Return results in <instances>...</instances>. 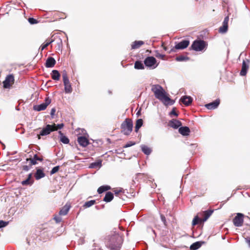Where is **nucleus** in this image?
<instances>
[{
    "mask_svg": "<svg viewBox=\"0 0 250 250\" xmlns=\"http://www.w3.org/2000/svg\"><path fill=\"white\" fill-rule=\"evenodd\" d=\"M189 44L188 40H183L180 42H175V45L168 51V53L176 52L177 50H183L188 47Z\"/></svg>",
    "mask_w": 250,
    "mask_h": 250,
    "instance_id": "obj_5",
    "label": "nucleus"
},
{
    "mask_svg": "<svg viewBox=\"0 0 250 250\" xmlns=\"http://www.w3.org/2000/svg\"><path fill=\"white\" fill-rule=\"evenodd\" d=\"M34 182V180L32 179V173H30L28 175L27 179L21 181V184L23 186H31Z\"/></svg>",
    "mask_w": 250,
    "mask_h": 250,
    "instance_id": "obj_18",
    "label": "nucleus"
},
{
    "mask_svg": "<svg viewBox=\"0 0 250 250\" xmlns=\"http://www.w3.org/2000/svg\"><path fill=\"white\" fill-rule=\"evenodd\" d=\"M176 107H173L172 109V110L169 112V115H173L175 116H178V113L176 111Z\"/></svg>",
    "mask_w": 250,
    "mask_h": 250,
    "instance_id": "obj_46",
    "label": "nucleus"
},
{
    "mask_svg": "<svg viewBox=\"0 0 250 250\" xmlns=\"http://www.w3.org/2000/svg\"><path fill=\"white\" fill-rule=\"evenodd\" d=\"M28 21L31 24H36L38 22L37 20L34 19V18H29Z\"/></svg>",
    "mask_w": 250,
    "mask_h": 250,
    "instance_id": "obj_43",
    "label": "nucleus"
},
{
    "mask_svg": "<svg viewBox=\"0 0 250 250\" xmlns=\"http://www.w3.org/2000/svg\"><path fill=\"white\" fill-rule=\"evenodd\" d=\"M32 166H30V163H29V166H23L22 167V170L25 171H28L31 167Z\"/></svg>",
    "mask_w": 250,
    "mask_h": 250,
    "instance_id": "obj_47",
    "label": "nucleus"
},
{
    "mask_svg": "<svg viewBox=\"0 0 250 250\" xmlns=\"http://www.w3.org/2000/svg\"><path fill=\"white\" fill-rule=\"evenodd\" d=\"M59 168H60V166H57L54 167L51 170V171H50V174L51 175H53V174L56 173V172H57L59 171Z\"/></svg>",
    "mask_w": 250,
    "mask_h": 250,
    "instance_id": "obj_41",
    "label": "nucleus"
},
{
    "mask_svg": "<svg viewBox=\"0 0 250 250\" xmlns=\"http://www.w3.org/2000/svg\"><path fill=\"white\" fill-rule=\"evenodd\" d=\"M9 223L8 221L0 220V229L6 227Z\"/></svg>",
    "mask_w": 250,
    "mask_h": 250,
    "instance_id": "obj_45",
    "label": "nucleus"
},
{
    "mask_svg": "<svg viewBox=\"0 0 250 250\" xmlns=\"http://www.w3.org/2000/svg\"><path fill=\"white\" fill-rule=\"evenodd\" d=\"M51 100L49 97H46L44 100V103L40 104L35 105L33 106L34 110L40 111L45 110L47 106L51 103Z\"/></svg>",
    "mask_w": 250,
    "mask_h": 250,
    "instance_id": "obj_9",
    "label": "nucleus"
},
{
    "mask_svg": "<svg viewBox=\"0 0 250 250\" xmlns=\"http://www.w3.org/2000/svg\"><path fill=\"white\" fill-rule=\"evenodd\" d=\"M193 99L189 96H183L180 99V102L186 106H189L192 102Z\"/></svg>",
    "mask_w": 250,
    "mask_h": 250,
    "instance_id": "obj_15",
    "label": "nucleus"
},
{
    "mask_svg": "<svg viewBox=\"0 0 250 250\" xmlns=\"http://www.w3.org/2000/svg\"><path fill=\"white\" fill-rule=\"evenodd\" d=\"M102 160L101 159H99L94 162L91 163L89 165V168H100L102 166Z\"/></svg>",
    "mask_w": 250,
    "mask_h": 250,
    "instance_id": "obj_24",
    "label": "nucleus"
},
{
    "mask_svg": "<svg viewBox=\"0 0 250 250\" xmlns=\"http://www.w3.org/2000/svg\"><path fill=\"white\" fill-rule=\"evenodd\" d=\"M57 130L55 128V125H47L45 127L43 128L40 131L39 135L37 136L39 140L41 139V136H43L49 134L51 132Z\"/></svg>",
    "mask_w": 250,
    "mask_h": 250,
    "instance_id": "obj_7",
    "label": "nucleus"
},
{
    "mask_svg": "<svg viewBox=\"0 0 250 250\" xmlns=\"http://www.w3.org/2000/svg\"><path fill=\"white\" fill-rule=\"evenodd\" d=\"M136 115H137V116H140V115H141V110H139V111L137 112Z\"/></svg>",
    "mask_w": 250,
    "mask_h": 250,
    "instance_id": "obj_53",
    "label": "nucleus"
},
{
    "mask_svg": "<svg viewBox=\"0 0 250 250\" xmlns=\"http://www.w3.org/2000/svg\"><path fill=\"white\" fill-rule=\"evenodd\" d=\"M78 142L79 145L83 147H86L89 144V141L85 136H80L78 137Z\"/></svg>",
    "mask_w": 250,
    "mask_h": 250,
    "instance_id": "obj_17",
    "label": "nucleus"
},
{
    "mask_svg": "<svg viewBox=\"0 0 250 250\" xmlns=\"http://www.w3.org/2000/svg\"><path fill=\"white\" fill-rule=\"evenodd\" d=\"M134 68L136 69H144V64L141 61H136L134 63Z\"/></svg>",
    "mask_w": 250,
    "mask_h": 250,
    "instance_id": "obj_35",
    "label": "nucleus"
},
{
    "mask_svg": "<svg viewBox=\"0 0 250 250\" xmlns=\"http://www.w3.org/2000/svg\"><path fill=\"white\" fill-rule=\"evenodd\" d=\"M244 215L242 213H237L236 215L233 219V223L235 227H240L243 225Z\"/></svg>",
    "mask_w": 250,
    "mask_h": 250,
    "instance_id": "obj_10",
    "label": "nucleus"
},
{
    "mask_svg": "<svg viewBox=\"0 0 250 250\" xmlns=\"http://www.w3.org/2000/svg\"><path fill=\"white\" fill-rule=\"evenodd\" d=\"M70 208V205L66 204L60 210L59 214L61 215H65L67 214Z\"/></svg>",
    "mask_w": 250,
    "mask_h": 250,
    "instance_id": "obj_29",
    "label": "nucleus"
},
{
    "mask_svg": "<svg viewBox=\"0 0 250 250\" xmlns=\"http://www.w3.org/2000/svg\"><path fill=\"white\" fill-rule=\"evenodd\" d=\"M229 21V16H226L223 22L222 25L219 28V32L221 34L227 33L228 30V22Z\"/></svg>",
    "mask_w": 250,
    "mask_h": 250,
    "instance_id": "obj_13",
    "label": "nucleus"
},
{
    "mask_svg": "<svg viewBox=\"0 0 250 250\" xmlns=\"http://www.w3.org/2000/svg\"><path fill=\"white\" fill-rule=\"evenodd\" d=\"M250 63V60L248 59L244 60L242 62V68L240 72V75L242 76H245L246 75L248 69L249 68V65Z\"/></svg>",
    "mask_w": 250,
    "mask_h": 250,
    "instance_id": "obj_11",
    "label": "nucleus"
},
{
    "mask_svg": "<svg viewBox=\"0 0 250 250\" xmlns=\"http://www.w3.org/2000/svg\"><path fill=\"white\" fill-rule=\"evenodd\" d=\"M53 125H55V128H57L58 129H62L64 126V124L63 123L59 124H53Z\"/></svg>",
    "mask_w": 250,
    "mask_h": 250,
    "instance_id": "obj_48",
    "label": "nucleus"
},
{
    "mask_svg": "<svg viewBox=\"0 0 250 250\" xmlns=\"http://www.w3.org/2000/svg\"><path fill=\"white\" fill-rule=\"evenodd\" d=\"M179 132L183 136H188L190 133V129L188 126H181L178 129Z\"/></svg>",
    "mask_w": 250,
    "mask_h": 250,
    "instance_id": "obj_22",
    "label": "nucleus"
},
{
    "mask_svg": "<svg viewBox=\"0 0 250 250\" xmlns=\"http://www.w3.org/2000/svg\"><path fill=\"white\" fill-rule=\"evenodd\" d=\"M144 44V42L142 41H135L131 45V49H135L140 47V46Z\"/></svg>",
    "mask_w": 250,
    "mask_h": 250,
    "instance_id": "obj_31",
    "label": "nucleus"
},
{
    "mask_svg": "<svg viewBox=\"0 0 250 250\" xmlns=\"http://www.w3.org/2000/svg\"><path fill=\"white\" fill-rule=\"evenodd\" d=\"M55 112H56V108L55 107L52 108L50 111V115L52 118H53V117L55 115Z\"/></svg>",
    "mask_w": 250,
    "mask_h": 250,
    "instance_id": "obj_49",
    "label": "nucleus"
},
{
    "mask_svg": "<svg viewBox=\"0 0 250 250\" xmlns=\"http://www.w3.org/2000/svg\"><path fill=\"white\" fill-rule=\"evenodd\" d=\"M142 151L146 155H149L152 152V149L145 145H142L140 146Z\"/></svg>",
    "mask_w": 250,
    "mask_h": 250,
    "instance_id": "obj_27",
    "label": "nucleus"
},
{
    "mask_svg": "<svg viewBox=\"0 0 250 250\" xmlns=\"http://www.w3.org/2000/svg\"><path fill=\"white\" fill-rule=\"evenodd\" d=\"M54 219L56 220L57 223L60 222L62 220V218L60 217H54Z\"/></svg>",
    "mask_w": 250,
    "mask_h": 250,
    "instance_id": "obj_50",
    "label": "nucleus"
},
{
    "mask_svg": "<svg viewBox=\"0 0 250 250\" xmlns=\"http://www.w3.org/2000/svg\"><path fill=\"white\" fill-rule=\"evenodd\" d=\"M213 212V210L208 209L203 212V218L202 219V222H204L206 221L211 216Z\"/></svg>",
    "mask_w": 250,
    "mask_h": 250,
    "instance_id": "obj_23",
    "label": "nucleus"
},
{
    "mask_svg": "<svg viewBox=\"0 0 250 250\" xmlns=\"http://www.w3.org/2000/svg\"><path fill=\"white\" fill-rule=\"evenodd\" d=\"M45 174L43 171V169L39 167L36 168V171L35 173L34 176L35 179L37 180L44 177Z\"/></svg>",
    "mask_w": 250,
    "mask_h": 250,
    "instance_id": "obj_19",
    "label": "nucleus"
},
{
    "mask_svg": "<svg viewBox=\"0 0 250 250\" xmlns=\"http://www.w3.org/2000/svg\"><path fill=\"white\" fill-rule=\"evenodd\" d=\"M111 189V187L108 185H104L100 187L97 190V192L99 194H102L104 191H107Z\"/></svg>",
    "mask_w": 250,
    "mask_h": 250,
    "instance_id": "obj_34",
    "label": "nucleus"
},
{
    "mask_svg": "<svg viewBox=\"0 0 250 250\" xmlns=\"http://www.w3.org/2000/svg\"><path fill=\"white\" fill-rule=\"evenodd\" d=\"M136 144L135 142L129 141L127 142L124 146V148H127L133 146Z\"/></svg>",
    "mask_w": 250,
    "mask_h": 250,
    "instance_id": "obj_44",
    "label": "nucleus"
},
{
    "mask_svg": "<svg viewBox=\"0 0 250 250\" xmlns=\"http://www.w3.org/2000/svg\"><path fill=\"white\" fill-rule=\"evenodd\" d=\"M160 218H161V220L162 222L163 223L165 227H167V226L168 224H167V221L165 216L163 214H160Z\"/></svg>",
    "mask_w": 250,
    "mask_h": 250,
    "instance_id": "obj_40",
    "label": "nucleus"
},
{
    "mask_svg": "<svg viewBox=\"0 0 250 250\" xmlns=\"http://www.w3.org/2000/svg\"><path fill=\"white\" fill-rule=\"evenodd\" d=\"M144 62L146 67L151 69L155 68L158 65L156 64V59L153 56H147L146 57L144 60Z\"/></svg>",
    "mask_w": 250,
    "mask_h": 250,
    "instance_id": "obj_8",
    "label": "nucleus"
},
{
    "mask_svg": "<svg viewBox=\"0 0 250 250\" xmlns=\"http://www.w3.org/2000/svg\"><path fill=\"white\" fill-rule=\"evenodd\" d=\"M123 239L118 234L109 236L106 246L110 250H120L123 243Z\"/></svg>",
    "mask_w": 250,
    "mask_h": 250,
    "instance_id": "obj_1",
    "label": "nucleus"
},
{
    "mask_svg": "<svg viewBox=\"0 0 250 250\" xmlns=\"http://www.w3.org/2000/svg\"><path fill=\"white\" fill-rule=\"evenodd\" d=\"M114 198L113 194L110 191H107L105 193V196L104 198L103 201L108 203L112 200Z\"/></svg>",
    "mask_w": 250,
    "mask_h": 250,
    "instance_id": "obj_28",
    "label": "nucleus"
},
{
    "mask_svg": "<svg viewBox=\"0 0 250 250\" xmlns=\"http://www.w3.org/2000/svg\"><path fill=\"white\" fill-rule=\"evenodd\" d=\"M205 243L204 241H197L192 244L190 246V249L191 250H196L199 249L202 245Z\"/></svg>",
    "mask_w": 250,
    "mask_h": 250,
    "instance_id": "obj_26",
    "label": "nucleus"
},
{
    "mask_svg": "<svg viewBox=\"0 0 250 250\" xmlns=\"http://www.w3.org/2000/svg\"><path fill=\"white\" fill-rule=\"evenodd\" d=\"M121 192H122L121 189H120L119 190H114V193L116 195H118Z\"/></svg>",
    "mask_w": 250,
    "mask_h": 250,
    "instance_id": "obj_51",
    "label": "nucleus"
},
{
    "mask_svg": "<svg viewBox=\"0 0 250 250\" xmlns=\"http://www.w3.org/2000/svg\"><path fill=\"white\" fill-rule=\"evenodd\" d=\"M53 42V40H51L50 42H47L44 43L42 44L40 48L41 49L42 51L46 47H47L50 43H51Z\"/></svg>",
    "mask_w": 250,
    "mask_h": 250,
    "instance_id": "obj_39",
    "label": "nucleus"
},
{
    "mask_svg": "<svg viewBox=\"0 0 250 250\" xmlns=\"http://www.w3.org/2000/svg\"><path fill=\"white\" fill-rule=\"evenodd\" d=\"M58 133L60 135V141L64 144H68L69 143V138L66 136H65L61 131H59Z\"/></svg>",
    "mask_w": 250,
    "mask_h": 250,
    "instance_id": "obj_25",
    "label": "nucleus"
},
{
    "mask_svg": "<svg viewBox=\"0 0 250 250\" xmlns=\"http://www.w3.org/2000/svg\"><path fill=\"white\" fill-rule=\"evenodd\" d=\"M155 55L157 58H160L162 60L165 59V55L164 54H160L158 50H156L155 51Z\"/></svg>",
    "mask_w": 250,
    "mask_h": 250,
    "instance_id": "obj_42",
    "label": "nucleus"
},
{
    "mask_svg": "<svg viewBox=\"0 0 250 250\" xmlns=\"http://www.w3.org/2000/svg\"><path fill=\"white\" fill-rule=\"evenodd\" d=\"M143 125V120L142 119H138L136 120L135 126V131L137 132Z\"/></svg>",
    "mask_w": 250,
    "mask_h": 250,
    "instance_id": "obj_33",
    "label": "nucleus"
},
{
    "mask_svg": "<svg viewBox=\"0 0 250 250\" xmlns=\"http://www.w3.org/2000/svg\"><path fill=\"white\" fill-rule=\"evenodd\" d=\"M14 81V77L12 74L7 75L3 82V87L7 89L9 88L11 85V83H13Z\"/></svg>",
    "mask_w": 250,
    "mask_h": 250,
    "instance_id": "obj_12",
    "label": "nucleus"
},
{
    "mask_svg": "<svg viewBox=\"0 0 250 250\" xmlns=\"http://www.w3.org/2000/svg\"><path fill=\"white\" fill-rule=\"evenodd\" d=\"M56 62V60L54 58L49 57L46 60L45 66L47 68H52L54 66Z\"/></svg>",
    "mask_w": 250,
    "mask_h": 250,
    "instance_id": "obj_20",
    "label": "nucleus"
},
{
    "mask_svg": "<svg viewBox=\"0 0 250 250\" xmlns=\"http://www.w3.org/2000/svg\"><path fill=\"white\" fill-rule=\"evenodd\" d=\"M52 79L55 81L60 80L61 75L57 70H53L51 73Z\"/></svg>",
    "mask_w": 250,
    "mask_h": 250,
    "instance_id": "obj_30",
    "label": "nucleus"
},
{
    "mask_svg": "<svg viewBox=\"0 0 250 250\" xmlns=\"http://www.w3.org/2000/svg\"><path fill=\"white\" fill-rule=\"evenodd\" d=\"M165 105H173L175 101L171 99L166 94L162 98V100H160Z\"/></svg>",
    "mask_w": 250,
    "mask_h": 250,
    "instance_id": "obj_16",
    "label": "nucleus"
},
{
    "mask_svg": "<svg viewBox=\"0 0 250 250\" xmlns=\"http://www.w3.org/2000/svg\"><path fill=\"white\" fill-rule=\"evenodd\" d=\"M162 46H163V48L165 51H167V47L163 46V43L162 44Z\"/></svg>",
    "mask_w": 250,
    "mask_h": 250,
    "instance_id": "obj_55",
    "label": "nucleus"
},
{
    "mask_svg": "<svg viewBox=\"0 0 250 250\" xmlns=\"http://www.w3.org/2000/svg\"><path fill=\"white\" fill-rule=\"evenodd\" d=\"M207 45L208 44L205 41L201 39H197L193 42L189 49L195 51H202L207 47Z\"/></svg>",
    "mask_w": 250,
    "mask_h": 250,
    "instance_id": "obj_3",
    "label": "nucleus"
},
{
    "mask_svg": "<svg viewBox=\"0 0 250 250\" xmlns=\"http://www.w3.org/2000/svg\"><path fill=\"white\" fill-rule=\"evenodd\" d=\"M220 103V101L219 99H216L215 101L206 104L205 106L209 110H213L218 107Z\"/></svg>",
    "mask_w": 250,
    "mask_h": 250,
    "instance_id": "obj_14",
    "label": "nucleus"
},
{
    "mask_svg": "<svg viewBox=\"0 0 250 250\" xmlns=\"http://www.w3.org/2000/svg\"><path fill=\"white\" fill-rule=\"evenodd\" d=\"M62 77L65 93H71L72 92V88L65 70L63 71Z\"/></svg>",
    "mask_w": 250,
    "mask_h": 250,
    "instance_id": "obj_6",
    "label": "nucleus"
},
{
    "mask_svg": "<svg viewBox=\"0 0 250 250\" xmlns=\"http://www.w3.org/2000/svg\"><path fill=\"white\" fill-rule=\"evenodd\" d=\"M121 132L125 135H129L132 131L133 122L129 118H126L121 125Z\"/></svg>",
    "mask_w": 250,
    "mask_h": 250,
    "instance_id": "obj_2",
    "label": "nucleus"
},
{
    "mask_svg": "<svg viewBox=\"0 0 250 250\" xmlns=\"http://www.w3.org/2000/svg\"><path fill=\"white\" fill-rule=\"evenodd\" d=\"M246 242H247V243L248 244V245L250 248V239L247 238V239H246Z\"/></svg>",
    "mask_w": 250,
    "mask_h": 250,
    "instance_id": "obj_52",
    "label": "nucleus"
},
{
    "mask_svg": "<svg viewBox=\"0 0 250 250\" xmlns=\"http://www.w3.org/2000/svg\"><path fill=\"white\" fill-rule=\"evenodd\" d=\"M151 91L154 93L156 98L160 100L166 94L162 86L159 84H153L151 86Z\"/></svg>",
    "mask_w": 250,
    "mask_h": 250,
    "instance_id": "obj_4",
    "label": "nucleus"
},
{
    "mask_svg": "<svg viewBox=\"0 0 250 250\" xmlns=\"http://www.w3.org/2000/svg\"><path fill=\"white\" fill-rule=\"evenodd\" d=\"M203 223L201 218H199L198 216H195L192 222V225L195 226L199 223Z\"/></svg>",
    "mask_w": 250,
    "mask_h": 250,
    "instance_id": "obj_38",
    "label": "nucleus"
},
{
    "mask_svg": "<svg viewBox=\"0 0 250 250\" xmlns=\"http://www.w3.org/2000/svg\"><path fill=\"white\" fill-rule=\"evenodd\" d=\"M190 60V58L187 56H184L183 55H180L177 57L175 58V60L177 62H184V61H188Z\"/></svg>",
    "mask_w": 250,
    "mask_h": 250,
    "instance_id": "obj_36",
    "label": "nucleus"
},
{
    "mask_svg": "<svg viewBox=\"0 0 250 250\" xmlns=\"http://www.w3.org/2000/svg\"><path fill=\"white\" fill-rule=\"evenodd\" d=\"M96 203V201L95 200H91L88 201L86 202L83 205V207L84 208H87L91 207Z\"/></svg>",
    "mask_w": 250,
    "mask_h": 250,
    "instance_id": "obj_37",
    "label": "nucleus"
},
{
    "mask_svg": "<svg viewBox=\"0 0 250 250\" xmlns=\"http://www.w3.org/2000/svg\"><path fill=\"white\" fill-rule=\"evenodd\" d=\"M38 161L40 162H42L43 161V158L42 157H38Z\"/></svg>",
    "mask_w": 250,
    "mask_h": 250,
    "instance_id": "obj_54",
    "label": "nucleus"
},
{
    "mask_svg": "<svg viewBox=\"0 0 250 250\" xmlns=\"http://www.w3.org/2000/svg\"><path fill=\"white\" fill-rule=\"evenodd\" d=\"M182 123L176 119H172L169 121V125L174 129H177L182 126Z\"/></svg>",
    "mask_w": 250,
    "mask_h": 250,
    "instance_id": "obj_21",
    "label": "nucleus"
},
{
    "mask_svg": "<svg viewBox=\"0 0 250 250\" xmlns=\"http://www.w3.org/2000/svg\"><path fill=\"white\" fill-rule=\"evenodd\" d=\"M39 156L37 154H35L33 157L31 159L27 158L26 161H30V166L36 165L38 164L37 161H38Z\"/></svg>",
    "mask_w": 250,
    "mask_h": 250,
    "instance_id": "obj_32",
    "label": "nucleus"
}]
</instances>
